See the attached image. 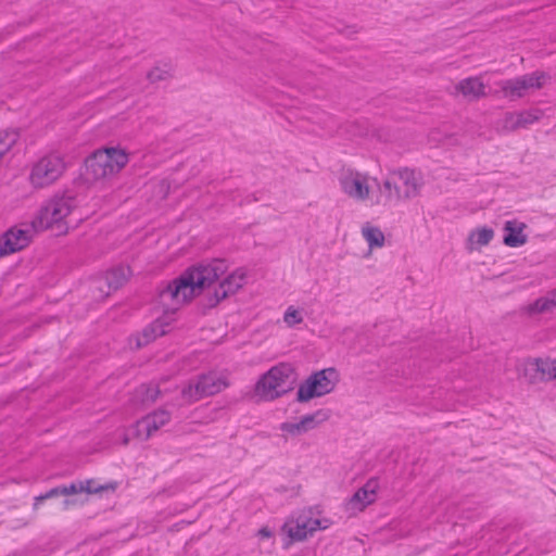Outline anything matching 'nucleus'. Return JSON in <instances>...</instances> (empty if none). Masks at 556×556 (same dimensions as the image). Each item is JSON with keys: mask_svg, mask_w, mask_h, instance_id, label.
I'll return each instance as SVG.
<instances>
[{"mask_svg": "<svg viewBox=\"0 0 556 556\" xmlns=\"http://www.w3.org/2000/svg\"><path fill=\"white\" fill-rule=\"evenodd\" d=\"M65 170V162L59 154H48L34 164L30 182L36 188H43L59 179Z\"/></svg>", "mask_w": 556, "mask_h": 556, "instance_id": "obj_5", "label": "nucleus"}, {"mask_svg": "<svg viewBox=\"0 0 556 556\" xmlns=\"http://www.w3.org/2000/svg\"><path fill=\"white\" fill-rule=\"evenodd\" d=\"M128 161V154L123 149L110 147L97 150L86 159V176L92 180L113 176L119 173Z\"/></svg>", "mask_w": 556, "mask_h": 556, "instance_id": "obj_4", "label": "nucleus"}, {"mask_svg": "<svg viewBox=\"0 0 556 556\" xmlns=\"http://www.w3.org/2000/svg\"><path fill=\"white\" fill-rule=\"evenodd\" d=\"M283 318H285V321L289 326H294V325L303 321V318H302L301 314L299 313V311L294 309L292 306H290L286 311Z\"/></svg>", "mask_w": 556, "mask_h": 556, "instance_id": "obj_34", "label": "nucleus"}, {"mask_svg": "<svg viewBox=\"0 0 556 556\" xmlns=\"http://www.w3.org/2000/svg\"><path fill=\"white\" fill-rule=\"evenodd\" d=\"M280 430L294 437L306 432L304 427L301 426V420L298 422H282L280 425Z\"/></svg>", "mask_w": 556, "mask_h": 556, "instance_id": "obj_30", "label": "nucleus"}, {"mask_svg": "<svg viewBox=\"0 0 556 556\" xmlns=\"http://www.w3.org/2000/svg\"><path fill=\"white\" fill-rule=\"evenodd\" d=\"M315 375L317 376V379H319V382L323 383V391L326 394L330 393L334 389L338 380V374L334 368H325L315 371Z\"/></svg>", "mask_w": 556, "mask_h": 556, "instance_id": "obj_19", "label": "nucleus"}, {"mask_svg": "<svg viewBox=\"0 0 556 556\" xmlns=\"http://www.w3.org/2000/svg\"><path fill=\"white\" fill-rule=\"evenodd\" d=\"M369 248H381L384 244V235L378 227L366 225L362 229Z\"/></svg>", "mask_w": 556, "mask_h": 556, "instance_id": "obj_21", "label": "nucleus"}, {"mask_svg": "<svg viewBox=\"0 0 556 556\" xmlns=\"http://www.w3.org/2000/svg\"><path fill=\"white\" fill-rule=\"evenodd\" d=\"M556 308V301L549 298L547 294L545 296H541L536 299L529 307L531 313H545L552 312Z\"/></svg>", "mask_w": 556, "mask_h": 556, "instance_id": "obj_26", "label": "nucleus"}, {"mask_svg": "<svg viewBox=\"0 0 556 556\" xmlns=\"http://www.w3.org/2000/svg\"><path fill=\"white\" fill-rule=\"evenodd\" d=\"M547 295L552 298L554 301H556V288L549 292H547Z\"/></svg>", "mask_w": 556, "mask_h": 556, "instance_id": "obj_40", "label": "nucleus"}, {"mask_svg": "<svg viewBox=\"0 0 556 556\" xmlns=\"http://www.w3.org/2000/svg\"><path fill=\"white\" fill-rule=\"evenodd\" d=\"M172 77L169 68H162L160 66H155L150 70L147 74V79L154 84L157 81L166 80Z\"/></svg>", "mask_w": 556, "mask_h": 556, "instance_id": "obj_28", "label": "nucleus"}, {"mask_svg": "<svg viewBox=\"0 0 556 556\" xmlns=\"http://www.w3.org/2000/svg\"><path fill=\"white\" fill-rule=\"evenodd\" d=\"M394 175H397L403 184V190L399 186L394 187V195L396 199L407 200L419 194L420 184L417 181L416 174L413 169H399Z\"/></svg>", "mask_w": 556, "mask_h": 556, "instance_id": "obj_12", "label": "nucleus"}, {"mask_svg": "<svg viewBox=\"0 0 556 556\" xmlns=\"http://www.w3.org/2000/svg\"><path fill=\"white\" fill-rule=\"evenodd\" d=\"M457 92L469 100H477L485 96V86L479 77H468L462 79L456 86Z\"/></svg>", "mask_w": 556, "mask_h": 556, "instance_id": "obj_17", "label": "nucleus"}, {"mask_svg": "<svg viewBox=\"0 0 556 556\" xmlns=\"http://www.w3.org/2000/svg\"><path fill=\"white\" fill-rule=\"evenodd\" d=\"M227 387V381L216 374H202L195 381L189 382V384L181 390V396L187 402L193 403L203 397L215 395Z\"/></svg>", "mask_w": 556, "mask_h": 556, "instance_id": "obj_6", "label": "nucleus"}, {"mask_svg": "<svg viewBox=\"0 0 556 556\" xmlns=\"http://www.w3.org/2000/svg\"><path fill=\"white\" fill-rule=\"evenodd\" d=\"M59 496H63L61 485L52 488L49 491H47L46 493L36 496L35 502H34V509H37L39 504H41L43 501L59 497Z\"/></svg>", "mask_w": 556, "mask_h": 556, "instance_id": "obj_29", "label": "nucleus"}, {"mask_svg": "<svg viewBox=\"0 0 556 556\" xmlns=\"http://www.w3.org/2000/svg\"><path fill=\"white\" fill-rule=\"evenodd\" d=\"M226 270L224 260L201 262L190 266L159 290V303L165 312H175L180 305L190 302L211 287Z\"/></svg>", "mask_w": 556, "mask_h": 556, "instance_id": "obj_1", "label": "nucleus"}, {"mask_svg": "<svg viewBox=\"0 0 556 556\" xmlns=\"http://www.w3.org/2000/svg\"><path fill=\"white\" fill-rule=\"evenodd\" d=\"M342 190L351 198L356 200H366L369 195V187L361 174L348 170L340 177Z\"/></svg>", "mask_w": 556, "mask_h": 556, "instance_id": "obj_10", "label": "nucleus"}, {"mask_svg": "<svg viewBox=\"0 0 556 556\" xmlns=\"http://www.w3.org/2000/svg\"><path fill=\"white\" fill-rule=\"evenodd\" d=\"M542 113L539 110L522 111L518 113L508 112L503 121V128L508 131H515L519 128H527L529 125L538 122Z\"/></svg>", "mask_w": 556, "mask_h": 556, "instance_id": "obj_14", "label": "nucleus"}, {"mask_svg": "<svg viewBox=\"0 0 556 556\" xmlns=\"http://www.w3.org/2000/svg\"><path fill=\"white\" fill-rule=\"evenodd\" d=\"M78 205L77 197L73 193L56 194L48 200L31 220L35 232L47 229H55L58 233H66L68 230L66 217Z\"/></svg>", "mask_w": 556, "mask_h": 556, "instance_id": "obj_2", "label": "nucleus"}, {"mask_svg": "<svg viewBox=\"0 0 556 556\" xmlns=\"http://www.w3.org/2000/svg\"><path fill=\"white\" fill-rule=\"evenodd\" d=\"M30 241L31 231L29 229L10 228L0 237V257L23 250Z\"/></svg>", "mask_w": 556, "mask_h": 556, "instance_id": "obj_9", "label": "nucleus"}, {"mask_svg": "<svg viewBox=\"0 0 556 556\" xmlns=\"http://www.w3.org/2000/svg\"><path fill=\"white\" fill-rule=\"evenodd\" d=\"M323 395H326L323 391V383L319 382V379H317V376L313 372L299 386L296 401L299 403H306Z\"/></svg>", "mask_w": 556, "mask_h": 556, "instance_id": "obj_15", "label": "nucleus"}, {"mask_svg": "<svg viewBox=\"0 0 556 556\" xmlns=\"http://www.w3.org/2000/svg\"><path fill=\"white\" fill-rule=\"evenodd\" d=\"M320 520L316 519L314 520V527H307L306 523L299 525L296 523L294 527H290L288 534L293 541H303L307 538L308 534L312 535V533L316 529H320Z\"/></svg>", "mask_w": 556, "mask_h": 556, "instance_id": "obj_20", "label": "nucleus"}, {"mask_svg": "<svg viewBox=\"0 0 556 556\" xmlns=\"http://www.w3.org/2000/svg\"><path fill=\"white\" fill-rule=\"evenodd\" d=\"M258 533H260V535L265 536V538H269L271 535V532L268 528H262L258 531Z\"/></svg>", "mask_w": 556, "mask_h": 556, "instance_id": "obj_38", "label": "nucleus"}, {"mask_svg": "<svg viewBox=\"0 0 556 556\" xmlns=\"http://www.w3.org/2000/svg\"><path fill=\"white\" fill-rule=\"evenodd\" d=\"M548 75L544 72H533L513 79L502 81L501 88L506 98L516 100L522 98L529 89H541Z\"/></svg>", "mask_w": 556, "mask_h": 556, "instance_id": "obj_7", "label": "nucleus"}, {"mask_svg": "<svg viewBox=\"0 0 556 556\" xmlns=\"http://www.w3.org/2000/svg\"><path fill=\"white\" fill-rule=\"evenodd\" d=\"M378 486H379L378 479L371 478L362 488L366 489V491L368 492L369 495H374V497H376V491H377Z\"/></svg>", "mask_w": 556, "mask_h": 556, "instance_id": "obj_36", "label": "nucleus"}, {"mask_svg": "<svg viewBox=\"0 0 556 556\" xmlns=\"http://www.w3.org/2000/svg\"><path fill=\"white\" fill-rule=\"evenodd\" d=\"M375 502L374 495H369L366 489L359 488L350 498L349 504L352 508L363 510L367 505Z\"/></svg>", "mask_w": 556, "mask_h": 556, "instance_id": "obj_25", "label": "nucleus"}, {"mask_svg": "<svg viewBox=\"0 0 556 556\" xmlns=\"http://www.w3.org/2000/svg\"><path fill=\"white\" fill-rule=\"evenodd\" d=\"M127 443H128V439H127V438H125V439H124V444H127Z\"/></svg>", "mask_w": 556, "mask_h": 556, "instance_id": "obj_41", "label": "nucleus"}, {"mask_svg": "<svg viewBox=\"0 0 556 556\" xmlns=\"http://www.w3.org/2000/svg\"><path fill=\"white\" fill-rule=\"evenodd\" d=\"M155 334H153V328H149L148 326L143 328L141 333L137 338V348H142L150 342L154 341Z\"/></svg>", "mask_w": 556, "mask_h": 556, "instance_id": "obj_32", "label": "nucleus"}, {"mask_svg": "<svg viewBox=\"0 0 556 556\" xmlns=\"http://www.w3.org/2000/svg\"><path fill=\"white\" fill-rule=\"evenodd\" d=\"M526 225L517 220H507L504 225V238L503 242L505 245L510 248H518L527 242V235L523 233Z\"/></svg>", "mask_w": 556, "mask_h": 556, "instance_id": "obj_16", "label": "nucleus"}, {"mask_svg": "<svg viewBox=\"0 0 556 556\" xmlns=\"http://www.w3.org/2000/svg\"><path fill=\"white\" fill-rule=\"evenodd\" d=\"M298 375L290 363H279L261 376L255 392L264 400L273 401L292 391Z\"/></svg>", "mask_w": 556, "mask_h": 556, "instance_id": "obj_3", "label": "nucleus"}, {"mask_svg": "<svg viewBox=\"0 0 556 556\" xmlns=\"http://www.w3.org/2000/svg\"><path fill=\"white\" fill-rule=\"evenodd\" d=\"M62 504H63V508L67 509L71 505L75 504V501L74 500H70V498H65Z\"/></svg>", "mask_w": 556, "mask_h": 556, "instance_id": "obj_39", "label": "nucleus"}, {"mask_svg": "<svg viewBox=\"0 0 556 556\" xmlns=\"http://www.w3.org/2000/svg\"><path fill=\"white\" fill-rule=\"evenodd\" d=\"M131 270L128 266H116L112 269L108 270L101 280L108 287L106 294H110L111 291H116L119 289L130 276Z\"/></svg>", "mask_w": 556, "mask_h": 556, "instance_id": "obj_18", "label": "nucleus"}, {"mask_svg": "<svg viewBox=\"0 0 556 556\" xmlns=\"http://www.w3.org/2000/svg\"><path fill=\"white\" fill-rule=\"evenodd\" d=\"M61 489L63 496H71L83 493V484L78 480L73 481L70 484H62Z\"/></svg>", "mask_w": 556, "mask_h": 556, "instance_id": "obj_33", "label": "nucleus"}, {"mask_svg": "<svg viewBox=\"0 0 556 556\" xmlns=\"http://www.w3.org/2000/svg\"><path fill=\"white\" fill-rule=\"evenodd\" d=\"M170 420V414L165 409L155 410L152 414L147 415L136 424V431L138 435L144 430V440H148L153 432L159 430L162 426L166 425Z\"/></svg>", "mask_w": 556, "mask_h": 556, "instance_id": "obj_13", "label": "nucleus"}, {"mask_svg": "<svg viewBox=\"0 0 556 556\" xmlns=\"http://www.w3.org/2000/svg\"><path fill=\"white\" fill-rule=\"evenodd\" d=\"M329 415L324 409H318L313 414L305 415L301 418V426L304 427L305 431L315 429L319 424L327 420Z\"/></svg>", "mask_w": 556, "mask_h": 556, "instance_id": "obj_23", "label": "nucleus"}, {"mask_svg": "<svg viewBox=\"0 0 556 556\" xmlns=\"http://www.w3.org/2000/svg\"><path fill=\"white\" fill-rule=\"evenodd\" d=\"M83 484V493L98 494L104 491H115L117 482H109L105 484H99L94 479L78 480Z\"/></svg>", "mask_w": 556, "mask_h": 556, "instance_id": "obj_22", "label": "nucleus"}, {"mask_svg": "<svg viewBox=\"0 0 556 556\" xmlns=\"http://www.w3.org/2000/svg\"><path fill=\"white\" fill-rule=\"evenodd\" d=\"M493 236L494 231L492 228L483 227L472 231L470 239L475 240V242L479 245H486L492 240Z\"/></svg>", "mask_w": 556, "mask_h": 556, "instance_id": "obj_27", "label": "nucleus"}, {"mask_svg": "<svg viewBox=\"0 0 556 556\" xmlns=\"http://www.w3.org/2000/svg\"><path fill=\"white\" fill-rule=\"evenodd\" d=\"M395 186H396V185L392 184V181H391L390 179H386V180L383 181V189H384V191L388 193V197H389V198H392V195H393V190H394V187H395Z\"/></svg>", "mask_w": 556, "mask_h": 556, "instance_id": "obj_37", "label": "nucleus"}, {"mask_svg": "<svg viewBox=\"0 0 556 556\" xmlns=\"http://www.w3.org/2000/svg\"><path fill=\"white\" fill-rule=\"evenodd\" d=\"M525 375L531 382L536 380H552L556 378V361L534 358L525 367Z\"/></svg>", "mask_w": 556, "mask_h": 556, "instance_id": "obj_11", "label": "nucleus"}, {"mask_svg": "<svg viewBox=\"0 0 556 556\" xmlns=\"http://www.w3.org/2000/svg\"><path fill=\"white\" fill-rule=\"evenodd\" d=\"M136 395L143 403H154L160 395V389L156 384H141L136 390Z\"/></svg>", "mask_w": 556, "mask_h": 556, "instance_id": "obj_24", "label": "nucleus"}, {"mask_svg": "<svg viewBox=\"0 0 556 556\" xmlns=\"http://www.w3.org/2000/svg\"><path fill=\"white\" fill-rule=\"evenodd\" d=\"M245 277V270L243 268H237L219 282L218 288H216L213 293L207 294L204 305L207 308H213L217 306L220 301L237 293V291L243 287Z\"/></svg>", "mask_w": 556, "mask_h": 556, "instance_id": "obj_8", "label": "nucleus"}, {"mask_svg": "<svg viewBox=\"0 0 556 556\" xmlns=\"http://www.w3.org/2000/svg\"><path fill=\"white\" fill-rule=\"evenodd\" d=\"M148 327L153 328V334H155V338H159L167 333L166 328L168 327V324L163 323L160 318H157L148 325Z\"/></svg>", "mask_w": 556, "mask_h": 556, "instance_id": "obj_35", "label": "nucleus"}, {"mask_svg": "<svg viewBox=\"0 0 556 556\" xmlns=\"http://www.w3.org/2000/svg\"><path fill=\"white\" fill-rule=\"evenodd\" d=\"M155 334H153V328H149L148 326L143 328L141 333L137 338V348H142L150 342L154 341Z\"/></svg>", "mask_w": 556, "mask_h": 556, "instance_id": "obj_31", "label": "nucleus"}]
</instances>
